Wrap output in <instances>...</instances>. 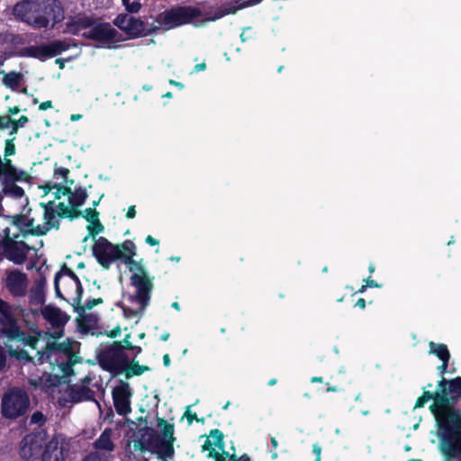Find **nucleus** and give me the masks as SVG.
Listing matches in <instances>:
<instances>
[{
  "label": "nucleus",
  "mask_w": 461,
  "mask_h": 461,
  "mask_svg": "<svg viewBox=\"0 0 461 461\" xmlns=\"http://www.w3.org/2000/svg\"><path fill=\"white\" fill-rule=\"evenodd\" d=\"M6 336L9 355L23 362L21 370L28 379L31 386L45 392L54 393V387L61 385L69 398L58 397L60 406L67 407L70 403L78 402L89 398V390L82 385H70L66 382L73 370L72 366L76 362V353L78 351L79 343L67 339L58 347L49 345L46 352L47 361L43 356L33 359L27 351L20 348L23 346H29L37 349L40 342H44L41 334L32 330L29 334L20 330L16 322L8 313V306L0 301V337Z\"/></svg>",
  "instance_id": "obj_1"
},
{
  "label": "nucleus",
  "mask_w": 461,
  "mask_h": 461,
  "mask_svg": "<svg viewBox=\"0 0 461 461\" xmlns=\"http://www.w3.org/2000/svg\"><path fill=\"white\" fill-rule=\"evenodd\" d=\"M433 400L429 409L435 418V436L461 445V377L442 378L435 394L424 392L415 408H421Z\"/></svg>",
  "instance_id": "obj_2"
},
{
  "label": "nucleus",
  "mask_w": 461,
  "mask_h": 461,
  "mask_svg": "<svg viewBox=\"0 0 461 461\" xmlns=\"http://www.w3.org/2000/svg\"><path fill=\"white\" fill-rule=\"evenodd\" d=\"M38 188L42 192V198L46 199V201L40 203L42 209V222H40L35 216L22 213L15 223L24 231L42 235L55 227L58 222V207L56 204L65 200L66 186L61 185V183L59 185L48 183ZM28 212L31 213L32 210L29 209Z\"/></svg>",
  "instance_id": "obj_3"
},
{
  "label": "nucleus",
  "mask_w": 461,
  "mask_h": 461,
  "mask_svg": "<svg viewBox=\"0 0 461 461\" xmlns=\"http://www.w3.org/2000/svg\"><path fill=\"white\" fill-rule=\"evenodd\" d=\"M129 271L131 273L130 282L134 288V294L123 297L122 308L125 317L139 319L149 304L153 288V278L149 276L141 263H133Z\"/></svg>",
  "instance_id": "obj_4"
},
{
  "label": "nucleus",
  "mask_w": 461,
  "mask_h": 461,
  "mask_svg": "<svg viewBox=\"0 0 461 461\" xmlns=\"http://www.w3.org/2000/svg\"><path fill=\"white\" fill-rule=\"evenodd\" d=\"M64 32L97 41L103 48H114L121 40L117 31L111 24L97 23L92 17L84 14L70 18Z\"/></svg>",
  "instance_id": "obj_5"
},
{
  "label": "nucleus",
  "mask_w": 461,
  "mask_h": 461,
  "mask_svg": "<svg viewBox=\"0 0 461 461\" xmlns=\"http://www.w3.org/2000/svg\"><path fill=\"white\" fill-rule=\"evenodd\" d=\"M15 16L35 28L47 27L50 22H59L63 12L56 0H26L14 7Z\"/></svg>",
  "instance_id": "obj_6"
},
{
  "label": "nucleus",
  "mask_w": 461,
  "mask_h": 461,
  "mask_svg": "<svg viewBox=\"0 0 461 461\" xmlns=\"http://www.w3.org/2000/svg\"><path fill=\"white\" fill-rule=\"evenodd\" d=\"M222 15L223 14L220 13L211 16L198 7L179 6L158 14L157 22L161 28L170 30L185 23L201 26L207 22L215 21Z\"/></svg>",
  "instance_id": "obj_7"
},
{
  "label": "nucleus",
  "mask_w": 461,
  "mask_h": 461,
  "mask_svg": "<svg viewBox=\"0 0 461 461\" xmlns=\"http://www.w3.org/2000/svg\"><path fill=\"white\" fill-rule=\"evenodd\" d=\"M56 294L69 303L73 307H78L81 303L82 287L77 276L68 267H63L57 273L54 280Z\"/></svg>",
  "instance_id": "obj_8"
},
{
  "label": "nucleus",
  "mask_w": 461,
  "mask_h": 461,
  "mask_svg": "<svg viewBox=\"0 0 461 461\" xmlns=\"http://www.w3.org/2000/svg\"><path fill=\"white\" fill-rule=\"evenodd\" d=\"M202 449L203 452L206 453L207 457L212 458L213 461H249L246 456L237 457L234 450L230 453L224 449L223 434L219 429L210 432Z\"/></svg>",
  "instance_id": "obj_9"
},
{
  "label": "nucleus",
  "mask_w": 461,
  "mask_h": 461,
  "mask_svg": "<svg viewBox=\"0 0 461 461\" xmlns=\"http://www.w3.org/2000/svg\"><path fill=\"white\" fill-rule=\"evenodd\" d=\"M30 405V400L26 393L19 389H12L6 392L1 402V412L8 419H16L23 415Z\"/></svg>",
  "instance_id": "obj_10"
},
{
  "label": "nucleus",
  "mask_w": 461,
  "mask_h": 461,
  "mask_svg": "<svg viewBox=\"0 0 461 461\" xmlns=\"http://www.w3.org/2000/svg\"><path fill=\"white\" fill-rule=\"evenodd\" d=\"M41 313L43 318L51 324V326L56 327L58 329L57 331H55L54 335H51L52 341H46V348L44 351H37V357L43 356V360L47 361V350L49 348V345H53L54 347H58L61 343H57L56 339L59 338L62 335L61 328L68 322L69 320L68 315H67L65 312H63L60 309L47 305L42 308Z\"/></svg>",
  "instance_id": "obj_11"
},
{
  "label": "nucleus",
  "mask_w": 461,
  "mask_h": 461,
  "mask_svg": "<svg viewBox=\"0 0 461 461\" xmlns=\"http://www.w3.org/2000/svg\"><path fill=\"white\" fill-rule=\"evenodd\" d=\"M158 427L162 432V438L156 446L154 452L159 459L168 461L174 455V426L163 419H158Z\"/></svg>",
  "instance_id": "obj_12"
},
{
  "label": "nucleus",
  "mask_w": 461,
  "mask_h": 461,
  "mask_svg": "<svg viewBox=\"0 0 461 461\" xmlns=\"http://www.w3.org/2000/svg\"><path fill=\"white\" fill-rule=\"evenodd\" d=\"M86 199V194L84 189H77L70 192L66 187L65 200L56 204L58 207V216L75 217L78 214L77 208L83 205Z\"/></svg>",
  "instance_id": "obj_13"
},
{
  "label": "nucleus",
  "mask_w": 461,
  "mask_h": 461,
  "mask_svg": "<svg viewBox=\"0 0 461 461\" xmlns=\"http://www.w3.org/2000/svg\"><path fill=\"white\" fill-rule=\"evenodd\" d=\"M44 442L45 438L41 433L29 434L25 436L21 442L20 456L25 461L37 460L41 452Z\"/></svg>",
  "instance_id": "obj_14"
},
{
  "label": "nucleus",
  "mask_w": 461,
  "mask_h": 461,
  "mask_svg": "<svg viewBox=\"0 0 461 461\" xmlns=\"http://www.w3.org/2000/svg\"><path fill=\"white\" fill-rule=\"evenodd\" d=\"M93 253L96 260L104 268L118 259V249L110 243L106 239L100 237L95 240Z\"/></svg>",
  "instance_id": "obj_15"
},
{
  "label": "nucleus",
  "mask_w": 461,
  "mask_h": 461,
  "mask_svg": "<svg viewBox=\"0 0 461 461\" xmlns=\"http://www.w3.org/2000/svg\"><path fill=\"white\" fill-rule=\"evenodd\" d=\"M68 450L69 444L66 438L58 435L46 444L42 453V461H64Z\"/></svg>",
  "instance_id": "obj_16"
},
{
  "label": "nucleus",
  "mask_w": 461,
  "mask_h": 461,
  "mask_svg": "<svg viewBox=\"0 0 461 461\" xmlns=\"http://www.w3.org/2000/svg\"><path fill=\"white\" fill-rule=\"evenodd\" d=\"M132 393L127 383H121L113 390L114 408L119 415H127L131 411V398Z\"/></svg>",
  "instance_id": "obj_17"
},
{
  "label": "nucleus",
  "mask_w": 461,
  "mask_h": 461,
  "mask_svg": "<svg viewBox=\"0 0 461 461\" xmlns=\"http://www.w3.org/2000/svg\"><path fill=\"white\" fill-rule=\"evenodd\" d=\"M5 284L14 296H23L27 292L29 282L26 274L14 269L6 273Z\"/></svg>",
  "instance_id": "obj_18"
},
{
  "label": "nucleus",
  "mask_w": 461,
  "mask_h": 461,
  "mask_svg": "<svg viewBox=\"0 0 461 461\" xmlns=\"http://www.w3.org/2000/svg\"><path fill=\"white\" fill-rule=\"evenodd\" d=\"M68 45L62 41H55L49 44L38 46L31 50L32 55L40 59H46L67 50Z\"/></svg>",
  "instance_id": "obj_19"
},
{
  "label": "nucleus",
  "mask_w": 461,
  "mask_h": 461,
  "mask_svg": "<svg viewBox=\"0 0 461 461\" xmlns=\"http://www.w3.org/2000/svg\"><path fill=\"white\" fill-rule=\"evenodd\" d=\"M438 450L442 456V461H461V445L436 437Z\"/></svg>",
  "instance_id": "obj_20"
},
{
  "label": "nucleus",
  "mask_w": 461,
  "mask_h": 461,
  "mask_svg": "<svg viewBox=\"0 0 461 461\" xmlns=\"http://www.w3.org/2000/svg\"><path fill=\"white\" fill-rule=\"evenodd\" d=\"M114 23L132 37L140 35L144 30L143 24L140 20L128 14L117 16Z\"/></svg>",
  "instance_id": "obj_21"
},
{
  "label": "nucleus",
  "mask_w": 461,
  "mask_h": 461,
  "mask_svg": "<svg viewBox=\"0 0 461 461\" xmlns=\"http://www.w3.org/2000/svg\"><path fill=\"white\" fill-rule=\"evenodd\" d=\"M116 247L118 249V259H121L128 267V269L132 267L133 263H141V261L133 259L136 255V247L132 241L126 240Z\"/></svg>",
  "instance_id": "obj_22"
},
{
  "label": "nucleus",
  "mask_w": 461,
  "mask_h": 461,
  "mask_svg": "<svg viewBox=\"0 0 461 461\" xmlns=\"http://www.w3.org/2000/svg\"><path fill=\"white\" fill-rule=\"evenodd\" d=\"M85 212V217L88 221L86 229L89 232V235L94 236L101 233L104 230V227L99 221L97 212L92 209H86Z\"/></svg>",
  "instance_id": "obj_23"
},
{
  "label": "nucleus",
  "mask_w": 461,
  "mask_h": 461,
  "mask_svg": "<svg viewBox=\"0 0 461 461\" xmlns=\"http://www.w3.org/2000/svg\"><path fill=\"white\" fill-rule=\"evenodd\" d=\"M429 353L437 356L441 361H449L450 354L445 344H437L429 342Z\"/></svg>",
  "instance_id": "obj_24"
},
{
  "label": "nucleus",
  "mask_w": 461,
  "mask_h": 461,
  "mask_svg": "<svg viewBox=\"0 0 461 461\" xmlns=\"http://www.w3.org/2000/svg\"><path fill=\"white\" fill-rule=\"evenodd\" d=\"M95 447L98 450L112 451L113 444L111 440V432L104 430L95 441Z\"/></svg>",
  "instance_id": "obj_25"
},
{
  "label": "nucleus",
  "mask_w": 461,
  "mask_h": 461,
  "mask_svg": "<svg viewBox=\"0 0 461 461\" xmlns=\"http://www.w3.org/2000/svg\"><path fill=\"white\" fill-rule=\"evenodd\" d=\"M22 78V74L11 72L5 75L3 83L8 88L16 89L21 86Z\"/></svg>",
  "instance_id": "obj_26"
},
{
  "label": "nucleus",
  "mask_w": 461,
  "mask_h": 461,
  "mask_svg": "<svg viewBox=\"0 0 461 461\" xmlns=\"http://www.w3.org/2000/svg\"><path fill=\"white\" fill-rule=\"evenodd\" d=\"M103 303L101 298L88 300L85 304L81 305L79 303L78 307H74L77 312H79L83 321H86L88 317L87 311H90L95 305Z\"/></svg>",
  "instance_id": "obj_27"
},
{
  "label": "nucleus",
  "mask_w": 461,
  "mask_h": 461,
  "mask_svg": "<svg viewBox=\"0 0 461 461\" xmlns=\"http://www.w3.org/2000/svg\"><path fill=\"white\" fill-rule=\"evenodd\" d=\"M27 122H28V118L26 116H24V115L21 116L16 121L15 120H12V124H11V126L9 128V129H11L10 135L16 134L18 129L23 127Z\"/></svg>",
  "instance_id": "obj_28"
},
{
  "label": "nucleus",
  "mask_w": 461,
  "mask_h": 461,
  "mask_svg": "<svg viewBox=\"0 0 461 461\" xmlns=\"http://www.w3.org/2000/svg\"><path fill=\"white\" fill-rule=\"evenodd\" d=\"M126 9L131 13H137L141 6V0H122Z\"/></svg>",
  "instance_id": "obj_29"
},
{
  "label": "nucleus",
  "mask_w": 461,
  "mask_h": 461,
  "mask_svg": "<svg viewBox=\"0 0 461 461\" xmlns=\"http://www.w3.org/2000/svg\"><path fill=\"white\" fill-rule=\"evenodd\" d=\"M50 394H52L53 398L58 401V397H66L69 398L68 393H65L64 388L61 385H58L54 387V393L47 392Z\"/></svg>",
  "instance_id": "obj_30"
},
{
  "label": "nucleus",
  "mask_w": 461,
  "mask_h": 461,
  "mask_svg": "<svg viewBox=\"0 0 461 461\" xmlns=\"http://www.w3.org/2000/svg\"><path fill=\"white\" fill-rule=\"evenodd\" d=\"M45 421L44 415L40 412L36 411L32 415L31 422L33 424L42 425Z\"/></svg>",
  "instance_id": "obj_31"
},
{
  "label": "nucleus",
  "mask_w": 461,
  "mask_h": 461,
  "mask_svg": "<svg viewBox=\"0 0 461 461\" xmlns=\"http://www.w3.org/2000/svg\"><path fill=\"white\" fill-rule=\"evenodd\" d=\"M184 417L186 418L189 425L192 424L194 420H198L196 414L192 412L190 406L186 407Z\"/></svg>",
  "instance_id": "obj_32"
},
{
  "label": "nucleus",
  "mask_w": 461,
  "mask_h": 461,
  "mask_svg": "<svg viewBox=\"0 0 461 461\" xmlns=\"http://www.w3.org/2000/svg\"><path fill=\"white\" fill-rule=\"evenodd\" d=\"M12 124V119L9 116H0V129H9Z\"/></svg>",
  "instance_id": "obj_33"
},
{
  "label": "nucleus",
  "mask_w": 461,
  "mask_h": 461,
  "mask_svg": "<svg viewBox=\"0 0 461 461\" xmlns=\"http://www.w3.org/2000/svg\"><path fill=\"white\" fill-rule=\"evenodd\" d=\"M69 173L68 169L65 167H59L55 170V177L60 178L65 181L67 178L68 174Z\"/></svg>",
  "instance_id": "obj_34"
},
{
  "label": "nucleus",
  "mask_w": 461,
  "mask_h": 461,
  "mask_svg": "<svg viewBox=\"0 0 461 461\" xmlns=\"http://www.w3.org/2000/svg\"><path fill=\"white\" fill-rule=\"evenodd\" d=\"M15 153V147L12 140H6L5 149V156H12Z\"/></svg>",
  "instance_id": "obj_35"
},
{
  "label": "nucleus",
  "mask_w": 461,
  "mask_h": 461,
  "mask_svg": "<svg viewBox=\"0 0 461 461\" xmlns=\"http://www.w3.org/2000/svg\"><path fill=\"white\" fill-rule=\"evenodd\" d=\"M312 453L315 455L314 461L321 460V447L319 444L316 443L312 445Z\"/></svg>",
  "instance_id": "obj_36"
},
{
  "label": "nucleus",
  "mask_w": 461,
  "mask_h": 461,
  "mask_svg": "<svg viewBox=\"0 0 461 461\" xmlns=\"http://www.w3.org/2000/svg\"><path fill=\"white\" fill-rule=\"evenodd\" d=\"M262 0H235L237 4H239V7H243L246 5H257Z\"/></svg>",
  "instance_id": "obj_37"
},
{
  "label": "nucleus",
  "mask_w": 461,
  "mask_h": 461,
  "mask_svg": "<svg viewBox=\"0 0 461 461\" xmlns=\"http://www.w3.org/2000/svg\"><path fill=\"white\" fill-rule=\"evenodd\" d=\"M145 241L149 246H158L159 244V241L150 235H148L146 237Z\"/></svg>",
  "instance_id": "obj_38"
},
{
  "label": "nucleus",
  "mask_w": 461,
  "mask_h": 461,
  "mask_svg": "<svg viewBox=\"0 0 461 461\" xmlns=\"http://www.w3.org/2000/svg\"><path fill=\"white\" fill-rule=\"evenodd\" d=\"M32 301H35L37 302L38 303H41L43 302V295L41 294V293L40 291H37L35 292L32 295Z\"/></svg>",
  "instance_id": "obj_39"
},
{
  "label": "nucleus",
  "mask_w": 461,
  "mask_h": 461,
  "mask_svg": "<svg viewBox=\"0 0 461 461\" xmlns=\"http://www.w3.org/2000/svg\"><path fill=\"white\" fill-rule=\"evenodd\" d=\"M136 216V209L134 205H131L128 208V212L126 213V217L128 219H133Z\"/></svg>",
  "instance_id": "obj_40"
},
{
  "label": "nucleus",
  "mask_w": 461,
  "mask_h": 461,
  "mask_svg": "<svg viewBox=\"0 0 461 461\" xmlns=\"http://www.w3.org/2000/svg\"><path fill=\"white\" fill-rule=\"evenodd\" d=\"M52 107V102L51 101H46L40 104L39 108L40 110H47Z\"/></svg>",
  "instance_id": "obj_41"
},
{
  "label": "nucleus",
  "mask_w": 461,
  "mask_h": 461,
  "mask_svg": "<svg viewBox=\"0 0 461 461\" xmlns=\"http://www.w3.org/2000/svg\"><path fill=\"white\" fill-rule=\"evenodd\" d=\"M368 287H381L375 281L372 280L370 277L366 278L365 281Z\"/></svg>",
  "instance_id": "obj_42"
},
{
  "label": "nucleus",
  "mask_w": 461,
  "mask_h": 461,
  "mask_svg": "<svg viewBox=\"0 0 461 461\" xmlns=\"http://www.w3.org/2000/svg\"><path fill=\"white\" fill-rule=\"evenodd\" d=\"M5 353L2 349V348L0 347V369H2L5 366Z\"/></svg>",
  "instance_id": "obj_43"
},
{
  "label": "nucleus",
  "mask_w": 461,
  "mask_h": 461,
  "mask_svg": "<svg viewBox=\"0 0 461 461\" xmlns=\"http://www.w3.org/2000/svg\"><path fill=\"white\" fill-rule=\"evenodd\" d=\"M206 68L205 63H200L194 66V69L195 72L203 71Z\"/></svg>",
  "instance_id": "obj_44"
},
{
  "label": "nucleus",
  "mask_w": 461,
  "mask_h": 461,
  "mask_svg": "<svg viewBox=\"0 0 461 461\" xmlns=\"http://www.w3.org/2000/svg\"><path fill=\"white\" fill-rule=\"evenodd\" d=\"M169 84L172 85V86H175L176 87H178L179 89H183L184 88V85L180 82H177V81H175L173 79H170L169 80Z\"/></svg>",
  "instance_id": "obj_45"
},
{
  "label": "nucleus",
  "mask_w": 461,
  "mask_h": 461,
  "mask_svg": "<svg viewBox=\"0 0 461 461\" xmlns=\"http://www.w3.org/2000/svg\"><path fill=\"white\" fill-rule=\"evenodd\" d=\"M448 361H442V365L438 367L441 374H444L447 371Z\"/></svg>",
  "instance_id": "obj_46"
},
{
  "label": "nucleus",
  "mask_w": 461,
  "mask_h": 461,
  "mask_svg": "<svg viewBox=\"0 0 461 461\" xmlns=\"http://www.w3.org/2000/svg\"><path fill=\"white\" fill-rule=\"evenodd\" d=\"M83 116L79 113H77V114H71L70 116V121L71 122H77L78 120H80Z\"/></svg>",
  "instance_id": "obj_47"
},
{
  "label": "nucleus",
  "mask_w": 461,
  "mask_h": 461,
  "mask_svg": "<svg viewBox=\"0 0 461 461\" xmlns=\"http://www.w3.org/2000/svg\"><path fill=\"white\" fill-rule=\"evenodd\" d=\"M357 305L361 309H364L366 307L365 300L363 298L358 299V301L357 302Z\"/></svg>",
  "instance_id": "obj_48"
},
{
  "label": "nucleus",
  "mask_w": 461,
  "mask_h": 461,
  "mask_svg": "<svg viewBox=\"0 0 461 461\" xmlns=\"http://www.w3.org/2000/svg\"><path fill=\"white\" fill-rule=\"evenodd\" d=\"M97 456L96 455H88L84 461H96Z\"/></svg>",
  "instance_id": "obj_49"
},
{
  "label": "nucleus",
  "mask_w": 461,
  "mask_h": 461,
  "mask_svg": "<svg viewBox=\"0 0 461 461\" xmlns=\"http://www.w3.org/2000/svg\"><path fill=\"white\" fill-rule=\"evenodd\" d=\"M19 112H20V109L17 106H14V107L9 109V113L12 115L17 114Z\"/></svg>",
  "instance_id": "obj_50"
},
{
  "label": "nucleus",
  "mask_w": 461,
  "mask_h": 461,
  "mask_svg": "<svg viewBox=\"0 0 461 461\" xmlns=\"http://www.w3.org/2000/svg\"><path fill=\"white\" fill-rule=\"evenodd\" d=\"M163 362H164V365L166 366H168L170 365V358H169V356L167 354H166L164 357H163Z\"/></svg>",
  "instance_id": "obj_51"
},
{
  "label": "nucleus",
  "mask_w": 461,
  "mask_h": 461,
  "mask_svg": "<svg viewBox=\"0 0 461 461\" xmlns=\"http://www.w3.org/2000/svg\"><path fill=\"white\" fill-rule=\"evenodd\" d=\"M90 322L91 324H95L97 322V317L95 314H90Z\"/></svg>",
  "instance_id": "obj_52"
},
{
  "label": "nucleus",
  "mask_w": 461,
  "mask_h": 461,
  "mask_svg": "<svg viewBox=\"0 0 461 461\" xmlns=\"http://www.w3.org/2000/svg\"><path fill=\"white\" fill-rule=\"evenodd\" d=\"M312 383H321L322 382V378L321 377H318V376H314L311 379Z\"/></svg>",
  "instance_id": "obj_53"
},
{
  "label": "nucleus",
  "mask_w": 461,
  "mask_h": 461,
  "mask_svg": "<svg viewBox=\"0 0 461 461\" xmlns=\"http://www.w3.org/2000/svg\"><path fill=\"white\" fill-rule=\"evenodd\" d=\"M168 338H169V333H167V332L162 334L160 337L161 340H163V341H167L168 339Z\"/></svg>",
  "instance_id": "obj_54"
},
{
  "label": "nucleus",
  "mask_w": 461,
  "mask_h": 461,
  "mask_svg": "<svg viewBox=\"0 0 461 461\" xmlns=\"http://www.w3.org/2000/svg\"><path fill=\"white\" fill-rule=\"evenodd\" d=\"M271 444H272V446H273L275 448H276V447H277L278 443H277V440L276 439V438H271Z\"/></svg>",
  "instance_id": "obj_55"
},
{
  "label": "nucleus",
  "mask_w": 461,
  "mask_h": 461,
  "mask_svg": "<svg viewBox=\"0 0 461 461\" xmlns=\"http://www.w3.org/2000/svg\"><path fill=\"white\" fill-rule=\"evenodd\" d=\"M172 307H173L174 309L177 310V311H179V310H180L179 303H176V302H175V303H172Z\"/></svg>",
  "instance_id": "obj_56"
},
{
  "label": "nucleus",
  "mask_w": 461,
  "mask_h": 461,
  "mask_svg": "<svg viewBox=\"0 0 461 461\" xmlns=\"http://www.w3.org/2000/svg\"><path fill=\"white\" fill-rule=\"evenodd\" d=\"M367 287L366 283H365V285H363L359 289V293H364Z\"/></svg>",
  "instance_id": "obj_57"
},
{
  "label": "nucleus",
  "mask_w": 461,
  "mask_h": 461,
  "mask_svg": "<svg viewBox=\"0 0 461 461\" xmlns=\"http://www.w3.org/2000/svg\"><path fill=\"white\" fill-rule=\"evenodd\" d=\"M170 260L175 261V262H179L180 261V258L179 257H171Z\"/></svg>",
  "instance_id": "obj_58"
},
{
  "label": "nucleus",
  "mask_w": 461,
  "mask_h": 461,
  "mask_svg": "<svg viewBox=\"0 0 461 461\" xmlns=\"http://www.w3.org/2000/svg\"><path fill=\"white\" fill-rule=\"evenodd\" d=\"M370 273H374L375 272V266L373 264H371L368 267Z\"/></svg>",
  "instance_id": "obj_59"
},
{
  "label": "nucleus",
  "mask_w": 461,
  "mask_h": 461,
  "mask_svg": "<svg viewBox=\"0 0 461 461\" xmlns=\"http://www.w3.org/2000/svg\"><path fill=\"white\" fill-rule=\"evenodd\" d=\"M163 97H166V98H171L172 97V94L170 92H167L166 93Z\"/></svg>",
  "instance_id": "obj_60"
},
{
  "label": "nucleus",
  "mask_w": 461,
  "mask_h": 461,
  "mask_svg": "<svg viewBox=\"0 0 461 461\" xmlns=\"http://www.w3.org/2000/svg\"><path fill=\"white\" fill-rule=\"evenodd\" d=\"M276 379H271V380L268 382V384H269V385H274V384H276Z\"/></svg>",
  "instance_id": "obj_61"
},
{
  "label": "nucleus",
  "mask_w": 461,
  "mask_h": 461,
  "mask_svg": "<svg viewBox=\"0 0 461 461\" xmlns=\"http://www.w3.org/2000/svg\"><path fill=\"white\" fill-rule=\"evenodd\" d=\"M328 392H336L337 391V388L336 387H329Z\"/></svg>",
  "instance_id": "obj_62"
},
{
  "label": "nucleus",
  "mask_w": 461,
  "mask_h": 461,
  "mask_svg": "<svg viewBox=\"0 0 461 461\" xmlns=\"http://www.w3.org/2000/svg\"><path fill=\"white\" fill-rule=\"evenodd\" d=\"M143 89L146 90V91H149V90L151 89V86H144Z\"/></svg>",
  "instance_id": "obj_63"
},
{
  "label": "nucleus",
  "mask_w": 461,
  "mask_h": 461,
  "mask_svg": "<svg viewBox=\"0 0 461 461\" xmlns=\"http://www.w3.org/2000/svg\"><path fill=\"white\" fill-rule=\"evenodd\" d=\"M124 347H125V348H130V347H131V346H130V344H129V342H128V341H126V340L124 341Z\"/></svg>",
  "instance_id": "obj_64"
}]
</instances>
